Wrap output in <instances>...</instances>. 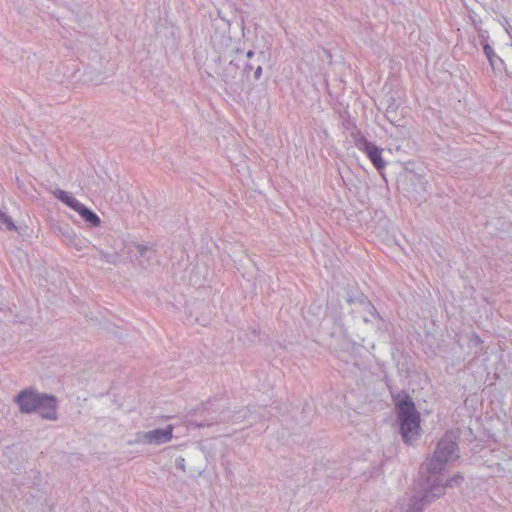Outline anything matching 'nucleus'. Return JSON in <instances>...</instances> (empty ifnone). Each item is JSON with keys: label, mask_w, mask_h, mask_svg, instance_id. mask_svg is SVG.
I'll return each mask as SVG.
<instances>
[{"label": "nucleus", "mask_w": 512, "mask_h": 512, "mask_svg": "<svg viewBox=\"0 0 512 512\" xmlns=\"http://www.w3.org/2000/svg\"><path fill=\"white\" fill-rule=\"evenodd\" d=\"M395 405L403 439L406 442H411L420 433L419 413L408 396L402 400L397 399Z\"/></svg>", "instance_id": "f257e3e1"}, {"label": "nucleus", "mask_w": 512, "mask_h": 512, "mask_svg": "<svg viewBox=\"0 0 512 512\" xmlns=\"http://www.w3.org/2000/svg\"><path fill=\"white\" fill-rule=\"evenodd\" d=\"M484 52L487 55V57L491 59V56L493 55V50L489 45L484 46Z\"/></svg>", "instance_id": "6e6552de"}, {"label": "nucleus", "mask_w": 512, "mask_h": 512, "mask_svg": "<svg viewBox=\"0 0 512 512\" xmlns=\"http://www.w3.org/2000/svg\"><path fill=\"white\" fill-rule=\"evenodd\" d=\"M0 220L6 225L9 230H16V226L12 219L5 213H0Z\"/></svg>", "instance_id": "0eeeda50"}, {"label": "nucleus", "mask_w": 512, "mask_h": 512, "mask_svg": "<svg viewBox=\"0 0 512 512\" xmlns=\"http://www.w3.org/2000/svg\"><path fill=\"white\" fill-rule=\"evenodd\" d=\"M356 145L359 150L367 155L377 170L380 171L385 168V162L382 159V149L366 139L359 140Z\"/></svg>", "instance_id": "20e7f679"}, {"label": "nucleus", "mask_w": 512, "mask_h": 512, "mask_svg": "<svg viewBox=\"0 0 512 512\" xmlns=\"http://www.w3.org/2000/svg\"><path fill=\"white\" fill-rule=\"evenodd\" d=\"M17 403L22 412L37 411L43 418H56V399L52 396L34 394L24 391L17 397Z\"/></svg>", "instance_id": "f03ea898"}, {"label": "nucleus", "mask_w": 512, "mask_h": 512, "mask_svg": "<svg viewBox=\"0 0 512 512\" xmlns=\"http://www.w3.org/2000/svg\"><path fill=\"white\" fill-rule=\"evenodd\" d=\"M173 428L168 426L166 429H156L145 434V438L149 443H165L172 438Z\"/></svg>", "instance_id": "423d86ee"}, {"label": "nucleus", "mask_w": 512, "mask_h": 512, "mask_svg": "<svg viewBox=\"0 0 512 512\" xmlns=\"http://www.w3.org/2000/svg\"><path fill=\"white\" fill-rule=\"evenodd\" d=\"M26 402H27L29 405H31V404L33 403V402H32V400H30V399H27V400H26Z\"/></svg>", "instance_id": "1a4fd4ad"}, {"label": "nucleus", "mask_w": 512, "mask_h": 512, "mask_svg": "<svg viewBox=\"0 0 512 512\" xmlns=\"http://www.w3.org/2000/svg\"><path fill=\"white\" fill-rule=\"evenodd\" d=\"M54 195L57 199L62 201L64 204L75 210L79 213L84 221H86L90 226L96 227L100 224V218L83 204H81L77 199L71 196L64 190H56Z\"/></svg>", "instance_id": "7ed1b4c3"}, {"label": "nucleus", "mask_w": 512, "mask_h": 512, "mask_svg": "<svg viewBox=\"0 0 512 512\" xmlns=\"http://www.w3.org/2000/svg\"><path fill=\"white\" fill-rule=\"evenodd\" d=\"M456 451V444L452 441L445 442L441 441L436 448L434 453V457L431 460V464L436 463H444L452 459L453 454Z\"/></svg>", "instance_id": "39448f33"}]
</instances>
